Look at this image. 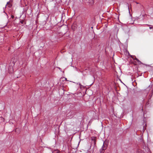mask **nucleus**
I'll return each mask as SVG.
<instances>
[{"label":"nucleus","mask_w":153,"mask_h":153,"mask_svg":"<svg viewBox=\"0 0 153 153\" xmlns=\"http://www.w3.org/2000/svg\"><path fill=\"white\" fill-rule=\"evenodd\" d=\"M4 38L3 36H0V44L4 42Z\"/></svg>","instance_id":"obj_1"},{"label":"nucleus","mask_w":153,"mask_h":153,"mask_svg":"<svg viewBox=\"0 0 153 153\" xmlns=\"http://www.w3.org/2000/svg\"><path fill=\"white\" fill-rule=\"evenodd\" d=\"M89 3L91 5H93L94 3V0H89Z\"/></svg>","instance_id":"obj_2"},{"label":"nucleus","mask_w":153,"mask_h":153,"mask_svg":"<svg viewBox=\"0 0 153 153\" xmlns=\"http://www.w3.org/2000/svg\"><path fill=\"white\" fill-rule=\"evenodd\" d=\"M106 149V148H105L104 146V143L103 144V145L102 148L100 149V152L101 153H102V150H105Z\"/></svg>","instance_id":"obj_3"},{"label":"nucleus","mask_w":153,"mask_h":153,"mask_svg":"<svg viewBox=\"0 0 153 153\" xmlns=\"http://www.w3.org/2000/svg\"><path fill=\"white\" fill-rule=\"evenodd\" d=\"M52 153H60V152L58 150H56L53 151Z\"/></svg>","instance_id":"obj_4"},{"label":"nucleus","mask_w":153,"mask_h":153,"mask_svg":"<svg viewBox=\"0 0 153 153\" xmlns=\"http://www.w3.org/2000/svg\"><path fill=\"white\" fill-rule=\"evenodd\" d=\"M135 60L138 62V64H142V63L136 57H135Z\"/></svg>","instance_id":"obj_5"},{"label":"nucleus","mask_w":153,"mask_h":153,"mask_svg":"<svg viewBox=\"0 0 153 153\" xmlns=\"http://www.w3.org/2000/svg\"><path fill=\"white\" fill-rule=\"evenodd\" d=\"M146 152L148 153H150V149H149V148L146 147Z\"/></svg>","instance_id":"obj_6"},{"label":"nucleus","mask_w":153,"mask_h":153,"mask_svg":"<svg viewBox=\"0 0 153 153\" xmlns=\"http://www.w3.org/2000/svg\"><path fill=\"white\" fill-rule=\"evenodd\" d=\"M128 22L130 24H133L134 23V21L132 20V21H131V22Z\"/></svg>","instance_id":"obj_7"},{"label":"nucleus","mask_w":153,"mask_h":153,"mask_svg":"<svg viewBox=\"0 0 153 153\" xmlns=\"http://www.w3.org/2000/svg\"><path fill=\"white\" fill-rule=\"evenodd\" d=\"M10 3V2L9 1H8V2L7 3V4L5 6V8L6 7V6H7V4H8L9 3Z\"/></svg>","instance_id":"obj_8"},{"label":"nucleus","mask_w":153,"mask_h":153,"mask_svg":"<svg viewBox=\"0 0 153 153\" xmlns=\"http://www.w3.org/2000/svg\"><path fill=\"white\" fill-rule=\"evenodd\" d=\"M135 57H136L135 56L134 57H132V58H133V59L134 60L135 59Z\"/></svg>","instance_id":"obj_9"},{"label":"nucleus","mask_w":153,"mask_h":153,"mask_svg":"<svg viewBox=\"0 0 153 153\" xmlns=\"http://www.w3.org/2000/svg\"><path fill=\"white\" fill-rule=\"evenodd\" d=\"M21 23H22V24H23V21H21L20 22Z\"/></svg>","instance_id":"obj_10"},{"label":"nucleus","mask_w":153,"mask_h":153,"mask_svg":"<svg viewBox=\"0 0 153 153\" xmlns=\"http://www.w3.org/2000/svg\"><path fill=\"white\" fill-rule=\"evenodd\" d=\"M149 28L150 29H152V27H149Z\"/></svg>","instance_id":"obj_11"},{"label":"nucleus","mask_w":153,"mask_h":153,"mask_svg":"<svg viewBox=\"0 0 153 153\" xmlns=\"http://www.w3.org/2000/svg\"><path fill=\"white\" fill-rule=\"evenodd\" d=\"M146 25H147V26H150V25H148V24Z\"/></svg>","instance_id":"obj_12"},{"label":"nucleus","mask_w":153,"mask_h":153,"mask_svg":"<svg viewBox=\"0 0 153 153\" xmlns=\"http://www.w3.org/2000/svg\"><path fill=\"white\" fill-rule=\"evenodd\" d=\"M12 17L13 18V16H12Z\"/></svg>","instance_id":"obj_13"},{"label":"nucleus","mask_w":153,"mask_h":153,"mask_svg":"<svg viewBox=\"0 0 153 153\" xmlns=\"http://www.w3.org/2000/svg\"><path fill=\"white\" fill-rule=\"evenodd\" d=\"M128 9H129V7L128 6Z\"/></svg>","instance_id":"obj_14"},{"label":"nucleus","mask_w":153,"mask_h":153,"mask_svg":"<svg viewBox=\"0 0 153 153\" xmlns=\"http://www.w3.org/2000/svg\"><path fill=\"white\" fill-rule=\"evenodd\" d=\"M59 69H60V68H59Z\"/></svg>","instance_id":"obj_15"},{"label":"nucleus","mask_w":153,"mask_h":153,"mask_svg":"<svg viewBox=\"0 0 153 153\" xmlns=\"http://www.w3.org/2000/svg\"><path fill=\"white\" fill-rule=\"evenodd\" d=\"M152 29L153 30V27H152Z\"/></svg>","instance_id":"obj_16"}]
</instances>
